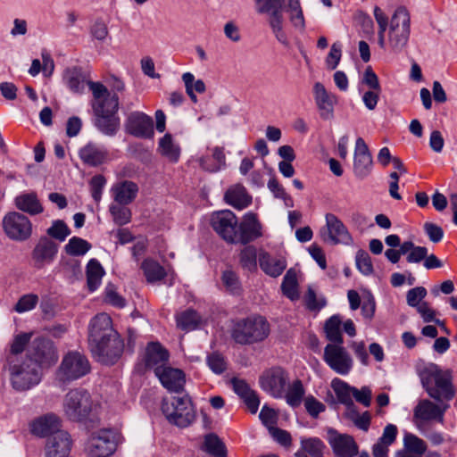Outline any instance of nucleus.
Wrapping results in <instances>:
<instances>
[{"instance_id": "1", "label": "nucleus", "mask_w": 457, "mask_h": 457, "mask_svg": "<svg viewBox=\"0 0 457 457\" xmlns=\"http://www.w3.org/2000/svg\"><path fill=\"white\" fill-rule=\"evenodd\" d=\"M255 10L260 14L269 13V25L278 42L284 46L288 45V39L283 29V9L289 15L292 25L303 30L305 20L300 0H253Z\"/></svg>"}, {"instance_id": "26", "label": "nucleus", "mask_w": 457, "mask_h": 457, "mask_svg": "<svg viewBox=\"0 0 457 457\" xmlns=\"http://www.w3.org/2000/svg\"><path fill=\"white\" fill-rule=\"evenodd\" d=\"M313 94L316 104L320 112V117L324 120L331 119L334 105L337 103V97L328 92L324 85L320 82L314 84Z\"/></svg>"}, {"instance_id": "61", "label": "nucleus", "mask_w": 457, "mask_h": 457, "mask_svg": "<svg viewBox=\"0 0 457 457\" xmlns=\"http://www.w3.org/2000/svg\"><path fill=\"white\" fill-rule=\"evenodd\" d=\"M90 34L95 39L104 41L109 35L107 24L103 20L97 19L90 28Z\"/></svg>"}, {"instance_id": "19", "label": "nucleus", "mask_w": 457, "mask_h": 457, "mask_svg": "<svg viewBox=\"0 0 457 457\" xmlns=\"http://www.w3.org/2000/svg\"><path fill=\"white\" fill-rule=\"evenodd\" d=\"M262 235V224L255 213L247 212L244 215L241 222H237V243L246 245L259 238Z\"/></svg>"}, {"instance_id": "20", "label": "nucleus", "mask_w": 457, "mask_h": 457, "mask_svg": "<svg viewBox=\"0 0 457 457\" xmlns=\"http://www.w3.org/2000/svg\"><path fill=\"white\" fill-rule=\"evenodd\" d=\"M328 443L338 457H354L358 453V445L353 437L347 434H339L335 429L328 430Z\"/></svg>"}, {"instance_id": "30", "label": "nucleus", "mask_w": 457, "mask_h": 457, "mask_svg": "<svg viewBox=\"0 0 457 457\" xmlns=\"http://www.w3.org/2000/svg\"><path fill=\"white\" fill-rule=\"evenodd\" d=\"M63 80L69 89L76 94H81L85 90L86 85H88V82H90L86 72L79 67L66 69L63 74Z\"/></svg>"}, {"instance_id": "60", "label": "nucleus", "mask_w": 457, "mask_h": 457, "mask_svg": "<svg viewBox=\"0 0 457 457\" xmlns=\"http://www.w3.org/2000/svg\"><path fill=\"white\" fill-rule=\"evenodd\" d=\"M207 364L216 374H221L227 369V363L224 357L218 353H212L207 357Z\"/></svg>"}, {"instance_id": "7", "label": "nucleus", "mask_w": 457, "mask_h": 457, "mask_svg": "<svg viewBox=\"0 0 457 457\" xmlns=\"http://www.w3.org/2000/svg\"><path fill=\"white\" fill-rule=\"evenodd\" d=\"M64 415L72 421L87 420L92 411L93 402L89 393L84 389H71L63 398Z\"/></svg>"}, {"instance_id": "24", "label": "nucleus", "mask_w": 457, "mask_h": 457, "mask_svg": "<svg viewBox=\"0 0 457 457\" xmlns=\"http://www.w3.org/2000/svg\"><path fill=\"white\" fill-rule=\"evenodd\" d=\"M72 441L66 431H56L47 439L46 457H69Z\"/></svg>"}, {"instance_id": "23", "label": "nucleus", "mask_w": 457, "mask_h": 457, "mask_svg": "<svg viewBox=\"0 0 457 457\" xmlns=\"http://www.w3.org/2000/svg\"><path fill=\"white\" fill-rule=\"evenodd\" d=\"M118 109H109L96 105L93 110L96 119V127L106 136H113L120 128V118L116 115Z\"/></svg>"}, {"instance_id": "45", "label": "nucleus", "mask_w": 457, "mask_h": 457, "mask_svg": "<svg viewBox=\"0 0 457 457\" xmlns=\"http://www.w3.org/2000/svg\"><path fill=\"white\" fill-rule=\"evenodd\" d=\"M332 387L340 403L344 405H353V386H350L347 383L339 378H334L332 380Z\"/></svg>"}, {"instance_id": "43", "label": "nucleus", "mask_w": 457, "mask_h": 457, "mask_svg": "<svg viewBox=\"0 0 457 457\" xmlns=\"http://www.w3.org/2000/svg\"><path fill=\"white\" fill-rule=\"evenodd\" d=\"M203 449L216 457H226L227 455V449L224 443L213 433L204 436Z\"/></svg>"}, {"instance_id": "49", "label": "nucleus", "mask_w": 457, "mask_h": 457, "mask_svg": "<svg viewBox=\"0 0 457 457\" xmlns=\"http://www.w3.org/2000/svg\"><path fill=\"white\" fill-rule=\"evenodd\" d=\"M403 448L422 456L427 451V444L417 436L406 433L403 436Z\"/></svg>"}, {"instance_id": "35", "label": "nucleus", "mask_w": 457, "mask_h": 457, "mask_svg": "<svg viewBox=\"0 0 457 457\" xmlns=\"http://www.w3.org/2000/svg\"><path fill=\"white\" fill-rule=\"evenodd\" d=\"M259 263L261 269L269 276L277 278L284 271L287 267L284 259H278L272 257L266 252H262L259 254Z\"/></svg>"}, {"instance_id": "51", "label": "nucleus", "mask_w": 457, "mask_h": 457, "mask_svg": "<svg viewBox=\"0 0 457 457\" xmlns=\"http://www.w3.org/2000/svg\"><path fill=\"white\" fill-rule=\"evenodd\" d=\"M109 211L113 221L119 226L128 224L131 220V212L125 206L112 204L110 205Z\"/></svg>"}, {"instance_id": "63", "label": "nucleus", "mask_w": 457, "mask_h": 457, "mask_svg": "<svg viewBox=\"0 0 457 457\" xmlns=\"http://www.w3.org/2000/svg\"><path fill=\"white\" fill-rule=\"evenodd\" d=\"M361 85L366 86L368 90H382L378 78L370 66L363 73Z\"/></svg>"}, {"instance_id": "4", "label": "nucleus", "mask_w": 457, "mask_h": 457, "mask_svg": "<svg viewBox=\"0 0 457 457\" xmlns=\"http://www.w3.org/2000/svg\"><path fill=\"white\" fill-rule=\"evenodd\" d=\"M270 334V324L262 316L248 317L237 321L231 331L233 340L240 345L263 341Z\"/></svg>"}, {"instance_id": "53", "label": "nucleus", "mask_w": 457, "mask_h": 457, "mask_svg": "<svg viewBox=\"0 0 457 457\" xmlns=\"http://www.w3.org/2000/svg\"><path fill=\"white\" fill-rule=\"evenodd\" d=\"M222 282L226 289L233 295H238L241 291L240 282L237 275L232 270H225L222 273Z\"/></svg>"}, {"instance_id": "47", "label": "nucleus", "mask_w": 457, "mask_h": 457, "mask_svg": "<svg viewBox=\"0 0 457 457\" xmlns=\"http://www.w3.org/2000/svg\"><path fill=\"white\" fill-rule=\"evenodd\" d=\"M281 289L283 294L291 300L299 297L296 273L294 270L290 269L287 271L281 284Z\"/></svg>"}, {"instance_id": "15", "label": "nucleus", "mask_w": 457, "mask_h": 457, "mask_svg": "<svg viewBox=\"0 0 457 457\" xmlns=\"http://www.w3.org/2000/svg\"><path fill=\"white\" fill-rule=\"evenodd\" d=\"M326 225L320 229L321 239L328 244H348L352 237L347 228L333 213H327L325 216Z\"/></svg>"}, {"instance_id": "64", "label": "nucleus", "mask_w": 457, "mask_h": 457, "mask_svg": "<svg viewBox=\"0 0 457 457\" xmlns=\"http://www.w3.org/2000/svg\"><path fill=\"white\" fill-rule=\"evenodd\" d=\"M427 295V290L423 287H417L410 289L406 295L408 305L411 307H418L420 302Z\"/></svg>"}, {"instance_id": "38", "label": "nucleus", "mask_w": 457, "mask_h": 457, "mask_svg": "<svg viewBox=\"0 0 457 457\" xmlns=\"http://www.w3.org/2000/svg\"><path fill=\"white\" fill-rule=\"evenodd\" d=\"M79 156L86 164L97 166L106 159V152L93 144H88L80 149Z\"/></svg>"}, {"instance_id": "52", "label": "nucleus", "mask_w": 457, "mask_h": 457, "mask_svg": "<svg viewBox=\"0 0 457 457\" xmlns=\"http://www.w3.org/2000/svg\"><path fill=\"white\" fill-rule=\"evenodd\" d=\"M212 158L214 159V162L212 165H205V158H200L199 162L201 167L205 170L215 172L225 165V154L222 148L218 146L214 147L212 150Z\"/></svg>"}, {"instance_id": "12", "label": "nucleus", "mask_w": 457, "mask_h": 457, "mask_svg": "<svg viewBox=\"0 0 457 457\" xmlns=\"http://www.w3.org/2000/svg\"><path fill=\"white\" fill-rule=\"evenodd\" d=\"M26 357L42 369L49 368L57 361V353L51 340L36 337L29 345Z\"/></svg>"}, {"instance_id": "57", "label": "nucleus", "mask_w": 457, "mask_h": 457, "mask_svg": "<svg viewBox=\"0 0 457 457\" xmlns=\"http://www.w3.org/2000/svg\"><path fill=\"white\" fill-rule=\"evenodd\" d=\"M38 302V296L34 294L22 295L14 306L15 312L22 313L35 308Z\"/></svg>"}, {"instance_id": "44", "label": "nucleus", "mask_w": 457, "mask_h": 457, "mask_svg": "<svg viewBox=\"0 0 457 457\" xmlns=\"http://www.w3.org/2000/svg\"><path fill=\"white\" fill-rule=\"evenodd\" d=\"M146 280L150 283L159 281L166 276V272L157 262L147 259L141 265Z\"/></svg>"}, {"instance_id": "9", "label": "nucleus", "mask_w": 457, "mask_h": 457, "mask_svg": "<svg viewBox=\"0 0 457 457\" xmlns=\"http://www.w3.org/2000/svg\"><path fill=\"white\" fill-rule=\"evenodd\" d=\"M288 372L279 367H271L260 376L259 383L263 391L274 398H283L289 384Z\"/></svg>"}, {"instance_id": "55", "label": "nucleus", "mask_w": 457, "mask_h": 457, "mask_svg": "<svg viewBox=\"0 0 457 457\" xmlns=\"http://www.w3.org/2000/svg\"><path fill=\"white\" fill-rule=\"evenodd\" d=\"M259 418L270 432L276 428L278 415L274 409L264 405L260 411Z\"/></svg>"}, {"instance_id": "54", "label": "nucleus", "mask_w": 457, "mask_h": 457, "mask_svg": "<svg viewBox=\"0 0 457 457\" xmlns=\"http://www.w3.org/2000/svg\"><path fill=\"white\" fill-rule=\"evenodd\" d=\"M47 235L62 242L71 234L68 226L62 220H55L52 226L47 229Z\"/></svg>"}, {"instance_id": "41", "label": "nucleus", "mask_w": 457, "mask_h": 457, "mask_svg": "<svg viewBox=\"0 0 457 457\" xmlns=\"http://www.w3.org/2000/svg\"><path fill=\"white\" fill-rule=\"evenodd\" d=\"M342 320L338 315L330 317L325 323L324 329L327 338L333 342V345H342L343 337L340 330Z\"/></svg>"}, {"instance_id": "40", "label": "nucleus", "mask_w": 457, "mask_h": 457, "mask_svg": "<svg viewBox=\"0 0 457 457\" xmlns=\"http://www.w3.org/2000/svg\"><path fill=\"white\" fill-rule=\"evenodd\" d=\"M159 151L171 162H177L180 154V148L174 144L172 136L165 134L159 141Z\"/></svg>"}, {"instance_id": "56", "label": "nucleus", "mask_w": 457, "mask_h": 457, "mask_svg": "<svg viewBox=\"0 0 457 457\" xmlns=\"http://www.w3.org/2000/svg\"><path fill=\"white\" fill-rule=\"evenodd\" d=\"M30 337L31 334L29 333H23L16 336L11 345V350L7 356V360L11 359L12 356L13 358H18V354L24 350L25 346L30 340Z\"/></svg>"}, {"instance_id": "42", "label": "nucleus", "mask_w": 457, "mask_h": 457, "mask_svg": "<svg viewBox=\"0 0 457 457\" xmlns=\"http://www.w3.org/2000/svg\"><path fill=\"white\" fill-rule=\"evenodd\" d=\"M177 326L183 330H193L201 323V316L194 310L188 309L177 315Z\"/></svg>"}, {"instance_id": "62", "label": "nucleus", "mask_w": 457, "mask_h": 457, "mask_svg": "<svg viewBox=\"0 0 457 457\" xmlns=\"http://www.w3.org/2000/svg\"><path fill=\"white\" fill-rule=\"evenodd\" d=\"M106 183V179L102 175L94 176L90 180V189L93 199L99 203L102 197V192Z\"/></svg>"}, {"instance_id": "8", "label": "nucleus", "mask_w": 457, "mask_h": 457, "mask_svg": "<svg viewBox=\"0 0 457 457\" xmlns=\"http://www.w3.org/2000/svg\"><path fill=\"white\" fill-rule=\"evenodd\" d=\"M90 371L87 358L79 352L66 353L55 373L58 382L66 384L86 376Z\"/></svg>"}, {"instance_id": "33", "label": "nucleus", "mask_w": 457, "mask_h": 457, "mask_svg": "<svg viewBox=\"0 0 457 457\" xmlns=\"http://www.w3.org/2000/svg\"><path fill=\"white\" fill-rule=\"evenodd\" d=\"M138 187L132 181H123L112 187L114 201L120 205L130 204L137 196Z\"/></svg>"}, {"instance_id": "13", "label": "nucleus", "mask_w": 457, "mask_h": 457, "mask_svg": "<svg viewBox=\"0 0 457 457\" xmlns=\"http://www.w3.org/2000/svg\"><path fill=\"white\" fill-rule=\"evenodd\" d=\"M6 236L14 241H25L30 237L32 224L23 214L16 212L7 213L3 219Z\"/></svg>"}, {"instance_id": "29", "label": "nucleus", "mask_w": 457, "mask_h": 457, "mask_svg": "<svg viewBox=\"0 0 457 457\" xmlns=\"http://www.w3.org/2000/svg\"><path fill=\"white\" fill-rule=\"evenodd\" d=\"M60 420L54 414H46L35 420L30 425L31 433L38 436L54 435L59 429Z\"/></svg>"}, {"instance_id": "39", "label": "nucleus", "mask_w": 457, "mask_h": 457, "mask_svg": "<svg viewBox=\"0 0 457 457\" xmlns=\"http://www.w3.org/2000/svg\"><path fill=\"white\" fill-rule=\"evenodd\" d=\"M104 270L96 259H91L87 266V283L90 291L97 289L101 284Z\"/></svg>"}, {"instance_id": "14", "label": "nucleus", "mask_w": 457, "mask_h": 457, "mask_svg": "<svg viewBox=\"0 0 457 457\" xmlns=\"http://www.w3.org/2000/svg\"><path fill=\"white\" fill-rule=\"evenodd\" d=\"M323 359L332 370L340 375H347L353 368V359L342 345H327Z\"/></svg>"}, {"instance_id": "11", "label": "nucleus", "mask_w": 457, "mask_h": 457, "mask_svg": "<svg viewBox=\"0 0 457 457\" xmlns=\"http://www.w3.org/2000/svg\"><path fill=\"white\" fill-rule=\"evenodd\" d=\"M93 355L104 364H113L121 356L124 344L119 334L89 345Z\"/></svg>"}, {"instance_id": "10", "label": "nucleus", "mask_w": 457, "mask_h": 457, "mask_svg": "<svg viewBox=\"0 0 457 457\" xmlns=\"http://www.w3.org/2000/svg\"><path fill=\"white\" fill-rule=\"evenodd\" d=\"M213 230L226 242L237 244V218L229 210L213 212L210 219Z\"/></svg>"}, {"instance_id": "25", "label": "nucleus", "mask_w": 457, "mask_h": 457, "mask_svg": "<svg viewBox=\"0 0 457 457\" xmlns=\"http://www.w3.org/2000/svg\"><path fill=\"white\" fill-rule=\"evenodd\" d=\"M169 361L168 351L158 342L149 343L145 349V366L156 375Z\"/></svg>"}, {"instance_id": "5", "label": "nucleus", "mask_w": 457, "mask_h": 457, "mask_svg": "<svg viewBox=\"0 0 457 457\" xmlns=\"http://www.w3.org/2000/svg\"><path fill=\"white\" fill-rule=\"evenodd\" d=\"M411 36V15L403 6H399L391 17L387 33V44L391 52H403Z\"/></svg>"}, {"instance_id": "21", "label": "nucleus", "mask_w": 457, "mask_h": 457, "mask_svg": "<svg viewBox=\"0 0 457 457\" xmlns=\"http://www.w3.org/2000/svg\"><path fill=\"white\" fill-rule=\"evenodd\" d=\"M118 334L113 328L111 317L106 313L96 315L89 325V345L109 337H116Z\"/></svg>"}, {"instance_id": "18", "label": "nucleus", "mask_w": 457, "mask_h": 457, "mask_svg": "<svg viewBox=\"0 0 457 457\" xmlns=\"http://www.w3.org/2000/svg\"><path fill=\"white\" fill-rule=\"evenodd\" d=\"M116 446V434L108 429L94 434L89 441L90 453L94 457H108L114 453Z\"/></svg>"}, {"instance_id": "28", "label": "nucleus", "mask_w": 457, "mask_h": 457, "mask_svg": "<svg viewBox=\"0 0 457 457\" xmlns=\"http://www.w3.org/2000/svg\"><path fill=\"white\" fill-rule=\"evenodd\" d=\"M162 385L170 392H180L185 385L184 372L176 368L165 366L155 375Z\"/></svg>"}, {"instance_id": "17", "label": "nucleus", "mask_w": 457, "mask_h": 457, "mask_svg": "<svg viewBox=\"0 0 457 457\" xmlns=\"http://www.w3.org/2000/svg\"><path fill=\"white\" fill-rule=\"evenodd\" d=\"M127 133L139 138H153L154 135L152 117L143 112H131L125 121Z\"/></svg>"}, {"instance_id": "32", "label": "nucleus", "mask_w": 457, "mask_h": 457, "mask_svg": "<svg viewBox=\"0 0 457 457\" xmlns=\"http://www.w3.org/2000/svg\"><path fill=\"white\" fill-rule=\"evenodd\" d=\"M224 199L227 204L238 210L247 207L252 202L251 195L247 193L245 187L240 184L230 187L226 191Z\"/></svg>"}, {"instance_id": "46", "label": "nucleus", "mask_w": 457, "mask_h": 457, "mask_svg": "<svg viewBox=\"0 0 457 457\" xmlns=\"http://www.w3.org/2000/svg\"><path fill=\"white\" fill-rule=\"evenodd\" d=\"M240 266L248 271H254L257 269V252L253 245L244 247L239 253Z\"/></svg>"}, {"instance_id": "48", "label": "nucleus", "mask_w": 457, "mask_h": 457, "mask_svg": "<svg viewBox=\"0 0 457 457\" xmlns=\"http://www.w3.org/2000/svg\"><path fill=\"white\" fill-rule=\"evenodd\" d=\"M91 249V245L87 240L73 237L68 244L64 246L67 254L71 256H82Z\"/></svg>"}, {"instance_id": "59", "label": "nucleus", "mask_w": 457, "mask_h": 457, "mask_svg": "<svg viewBox=\"0 0 457 457\" xmlns=\"http://www.w3.org/2000/svg\"><path fill=\"white\" fill-rule=\"evenodd\" d=\"M356 266L364 275H370L373 271V266L369 253L363 250H359L356 253Z\"/></svg>"}, {"instance_id": "58", "label": "nucleus", "mask_w": 457, "mask_h": 457, "mask_svg": "<svg viewBox=\"0 0 457 457\" xmlns=\"http://www.w3.org/2000/svg\"><path fill=\"white\" fill-rule=\"evenodd\" d=\"M304 407L306 411L312 417L317 418L320 413L325 411L326 406L317 400L313 395L304 397Z\"/></svg>"}, {"instance_id": "27", "label": "nucleus", "mask_w": 457, "mask_h": 457, "mask_svg": "<svg viewBox=\"0 0 457 457\" xmlns=\"http://www.w3.org/2000/svg\"><path fill=\"white\" fill-rule=\"evenodd\" d=\"M88 87L92 91L93 102L92 109L96 110L97 104L101 107L109 109H119V97L117 95L111 96L107 87L100 82H88Z\"/></svg>"}, {"instance_id": "2", "label": "nucleus", "mask_w": 457, "mask_h": 457, "mask_svg": "<svg viewBox=\"0 0 457 457\" xmlns=\"http://www.w3.org/2000/svg\"><path fill=\"white\" fill-rule=\"evenodd\" d=\"M422 386L437 402L451 401L455 396L452 370H442L437 364L428 363L420 370Z\"/></svg>"}, {"instance_id": "31", "label": "nucleus", "mask_w": 457, "mask_h": 457, "mask_svg": "<svg viewBox=\"0 0 457 457\" xmlns=\"http://www.w3.org/2000/svg\"><path fill=\"white\" fill-rule=\"evenodd\" d=\"M449 405H445L443 410L429 400H422L414 409V417L421 420H438L443 422L445 411Z\"/></svg>"}, {"instance_id": "37", "label": "nucleus", "mask_w": 457, "mask_h": 457, "mask_svg": "<svg viewBox=\"0 0 457 457\" xmlns=\"http://www.w3.org/2000/svg\"><path fill=\"white\" fill-rule=\"evenodd\" d=\"M305 389L300 379H295L288 384L285 390L284 398L287 403L292 408H297L304 401Z\"/></svg>"}, {"instance_id": "3", "label": "nucleus", "mask_w": 457, "mask_h": 457, "mask_svg": "<svg viewBox=\"0 0 457 457\" xmlns=\"http://www.w3.org/2000/svg\"><path fill=\"white\" fill-rule=\"evenodd\" d=\"M8 370L12 387L18 391H26L37 385L42 378L43 369L31 359H8Z\"/></svg>"}, {"instance_id": "16", "label": "nucleus", "mask_w": 457, "mask_h": 457, "mask_svg": "<svg viewBox=\"0 0 457 457\" xmlns=\"http://www.w3.org/2000/svg\"><path fill=\"white\" fill-rule=\"evenodd\" d=\"M58 245L47 237H41L31 252V265L37 270H42L51 264L58 253Z\"/></svg>"}, {"instance_id": "22", "label": "nucleus", "mask_w": 457, "mask_h": 457, "mask_svg": "<svg viewBox=\"0 0 457 457\" xmlns=\"http://www.w3.org/2000/svg\"><path fill=\"white\" fill-rule=\"evenodd\" d=\"M372 157L361 137H358L355 142L353 156V173L358 179L366 178L371 170Z\"/></svg>"}, {"instance_id": "34", "label": "nucleus", "mask_w": 457, "mask_h": 457, "mask_svg": "<svg viewBox=\"0 0 457 457\" xmlns=\"http://www.w3.org/2000/svg\"><path fill=\"white\" fill-rule=\"evenodd\" d=\"M300 444V449L295 453V457H324L326 445L320 438H302Z\"/></svg>"}, {"instance_id": "36", "label": "nucleus", "mask_w": 457, "mask_h": 457, "mask_svg": "<svg viewBox=\"0 0 457 457\" xmlns=\"http://www.w3.org/2000/svg\"><path fill=\"white\" fill-rule=\"evenodd\" d=\"M16 207L30 215H36L43 212V207L37 195L33 193L22 194L15 198Z\"/></svg>"}, {"instance_id": "6", "label": "nucleus", "mask_w": 457, "mask_h": 457, "mask_svg": "<svg viewBox=\"0 0 457 457\" xmlns=\"http://www.w3.org/2000/svg\"><path fill=\"white\" fill-rule=\"evenodd\" d=\"M162 411L166 420L179 428H187L195 419V411L187 395L163 398Z\"/></svg>"}, {"instance_id": "50", "label": "nucleus", "mask_w": 457, "mask_h": 457, "mask_svg": "<svg viewBox=\"0 0 457 457\" xmlns=\"http://www.w3.org/2000/svg\"><path fill=\"white\" fill-rule=\"evenodd\" d=\"M374 17L378 25V44L383 49L386 48L385 32L388 26V18L384 12L378 7L374 8Z\"/></svg>"}]
</instances>
